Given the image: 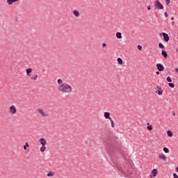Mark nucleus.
Listing matches in <instances>:
<instances>
[{
  "mask_svg": "<svg viewBox=\"0 0 178 178\" xmlns=\"http://www.w3.org/2000/svg\"><path fill=\"white\" fill-rule=\"evenodd\" d=\"M174 19H175V18L172 17V18H171V20H174Z\"/></svg>",
  "mask_w": 178,
  "mask_h": 178,
  "instance_id": "nucleus-38",
  "label": "nucleus"
},
{
  "mask_svg": "<svg viewBox=\"0 0 178 178\" xmlns=\"http://www.w3.org/2000/svg\"><path fill=\"white\" fill-rule=\"evenodd\" d=\"M57 83L58 84V90L59 92H61V94H64V95H69V94H72V92H73V87L70 84L63 83V81L60 79H58Z\"/></svg>",
  "mask_w": 178,
  "mask_h": 178,
  "instance_id": "nucleus-1",
  "label": "nucleus"
},
{
  "mask_svg": "<svg viewBox=\"0 0 178 178\" xmlns=\"http://www.w3.org/2000/svg\"><path fill=\"white\" fill-rule=\"evenodd\" d=\"M32 72H33V69H31V68L26 69V74H27V76H30V73H31Z\"/></svg>",
  "mask_w": 178,
  "mask_h": 178,
  "instance_id": "nucleus-15",
  "label": "nucleus"
},
{
  "mask_svg": "<svg viewBox=\"0 0 178 178\" xmlns=\"http://www.w3.org/2000/svg\"><path fill=\"white\" fill-rule=\"evenodd\" d=\"M73 15H74V16H75V17H80V12H79L76 10H74L73 11Z\"/></svg>",
  "mask_w": 178,
  "mask_h": 178,
  "instance_id": "nucleus-13",
  "label": "nucleus"
},
{
  "mask_svg": "<svg viewBox=\"0 0 178 178\" xmlns=\"http://www.w3.org/2000/svg\"><path fill=\"white\" fill-rule=\"evenodd\" d=\"M173 177H174V178H178L177 174L174 173V174H173Z\"/></svg>",
  "mask_w": 178,
  "mask_h": 178,
  "instance_id": "nucleus-30",
  "label": "nucleus"
},
{
  "mask_svg": "<svg viewBox=\"0 0 178 178\" xmlns=\"http://www.w3.org/2000/svg\"><path fill=\"white\" fill-rule=\"evenodd\" d=\"M162 55H163V56H164L165 58H168V53H166V51L162 50Z\"/></svg>",
  "mask_w": 178,
  "mask_h": 178,
  "instance_id": "nucleus-18",
  "label": "nucleus"
},
{
  "mask_svg": "<svg viewBox=\"0 0 178 178\" xmlns=\"http://www.w3.org/2000/svg\"><path fill=\"white\" fill-rule=\"evenodd\" d=\"M45 149H47V147H45V145H42V147H40V152H44Z\"/></svg>",
  "mask_w": 178,
  "mask_h": 178,
  "instance_id": "nucleus-19",
  "label": "nucleus"
},
{
  "mask_svg": "<svg viewBox=\"0 0 178 178\" xmlns=\"http://www.w3.org/2000/svg\"><path fill=\"white\" fill-rule=\"evenodd\" d=\"M16 112H17V108H16V106H11L10 107V115H15Z\"/></svg>",
  "mask_w": 178,
  "mask_h": 178,
  "instance_id": "nucleus-4",
  "label": "nucleus"
},
{
  "mask_svg": "<svg viewBox=\"0 0 178 178\" xmlns=\"http://www.w3.org/2000/svg\"><path fill=\"white\" fill-rule=\"evenodd\" d=\"M157 175H158V170L154 168L151 171V175H149V177L150 178L156 177Z\"/></svg>",
  "mask_w": 178,
  "mask_h": 178,
  "instance_id": "nucleus-5",
  "label": "nucleus"
},
{
  "mask_svg": "<svg viewBox=\"0 0 178 178\" xmlns=\"http://www.w3.org/2000/svg\"><path fill=\"white\" fill-rule=\"evenodd\" d=\"M166 4L169 5L170 3V0H165Z\"/></svg>",
  "mask_w": 178,
  "mask_h": 178,
  "instance_id": "nucleus-31",
  "label": "nucleus"
},
{
  "mask_svg": "<svg viewBox=\"0 0 178 178\" xmlns=\"http://www.w3.org/2000/svg\"><path fill=\"white\" fill-rule=\"evenodd\" d=\"M15 2H19V0H7L8 5H13Z\"/></svg>",
  "mask_w": 178,
  "mask_h": 178,
  "instance_id": "nucleus-12",
  "label": "nucleus"
},
{
  "mask_svg": "<svg viewBox=\"0 0 178 178\" xmlns=\"http://www.w3.org/2000/svg\"><path fill=\"white\" fill-rule=\"evenodd\" d=\"M105 47H106V43H103V44H102V47H103V48H105Z\"/></svg>",
  "mask_w": 178,
  "mask_h": 178,
  "instance_id": "nucleus-32",
  "label": "nucleus"
},
{
  "mask_svg": "<svg viewBox=\"0 0 178 178\" xmlns=\"http://www.w3.org/2000/svg\"><path fill=\"white\" fill-rule=\"evenodd\" d=\"M172 116H176V113H172Z\"/></svg>",
  "mask_w": 178,
  "mask_h": 178,
  "instance_id": "nucleus-36",
  "label": "nucleus"
},
{
  "mask_svg": "<svg viewBox=\"0 0 178 178\" xmlns=\"http://www.w3.org/2000/svg\"><path fill=\"white\" fill-rule=\"evenodd\" d=\"M167 134H168V137H173V133H172V131H170V130H168L167 131Z\"/></svg>",
  "mask_w": 178,
  "mask_h": 178,
  "instance_id": "nucleus-16",
  "label": "nucleus"
},
{
  "mask_svg": "<svg viewBox=\"0 0 178 178\" xmlns=\"http://www.w3.org/2000/svg\"><path fill=\"white\" fill-rule=\"evenodd\" d=\"M156 74H159V72H156Z\"/></svg>",
  "mask_w": 178,
  "mask_h": 178,
  "instance_id": "nucleus-37",
  "label": "nucleus"
},
{
  "mask_svg": "<svg viewBox=\"0 0 178 178\" xmlns=\"http://www.w3.org/2000/svg\"><path fill=\"white\" fill-rule=\"evenodd\" d=\"M159 48H161V49L165 48V46H163V44H162V43H159Z\"/></svg>",
  "mask_w": 178,
  "mask_h": 178,
  "instance_id": "nucleus-25",
  "label": "nucleus"
},
{
  "mask_svg": "<svg viewBox=\"0 0 178 178\" xmlns=\"http://www.w3.org/2000/svg\"><path fill=\"white\" fill-rule=\"evenodd\" d=\"M175 171L178 173V166L175 168Z\"/></svg>",
  "mask_w": 178,
  "mask_h": 178,
  "instance_id": "nucleus-35",
  "label": "nucleus"
},
{
  "mask_svg": "<svg viewBox=\"0 0 178 178\" xmlns=\"http://www.w3.org/2000/svg\"><path fill=\"white\" fill-rule=\"evenodd\" d=\"M39 143L42 145H45L47 144V140H45V138H41L39 140Z\"/></svg>",
  "mask_w": 178,
  "mask_h": 178,
  "instance_id": "nucleus-10",
  "label": "nucleus"
},
{
  "mask_svg": "<svg viewBox=\"0 0 178 178\" xmlns=\"http://www.w3.org/2000/svg\"><path fill=\"white\" fill-rule=\"evenodd\" d=\"M164 16H165V17H168V13H167V12H165V13H164Z\"/></svg>",
  "mask_w": 178,
  "mask_h": 178,
  "instance_id": "nucleus-34",
  "label": "nucleus"
},
{
  "mask_svg": "<svg viewBox=\"0 0 178 178\" xmlns=\"http://www.w3.org/2000/svg\"><path fill=\"white\" fill-rule=\"evenodd\" d=\"M167 81H168L169 83H172V78H170V76H168Z\"/></svg>",
  "mask_w": 178,
  "mask_h": 178,
  "instance_id": "nucleus-26",
  "label": "nucleus"
},
{
  "mask_svg": "<svg viewBox=\"0 0 178 178\" xmlns=\"http://www.w3.org/2000/svg\"><path fill=\"white\" fill-rule=\"evenodd\" d=\"M162 35L163 37L164 41H165V42H168L170 40L169 35H168L167 33H163Z\"/></svg>",
  "mask_w": 178,
  "mask_h": 178,
  "instance_id": "nucleus-8",
  "label": "nucleus"
},
{
  "mask_svg": "<svg viewBox=\"0 0 178 178\" xmlns=\"http://www.w3.org/2000/svg\"><path fill=\"white\" fill-rule=\"evenodd\" d=\"M38 78V75H35L33 77H31L32 80H37V79Z\"/></svg>",
  "mask_w": 178,
  "mask_h": 178,
  "instance_id": "nucleus-27",
  "label": "nucleus"
},
{
  "mask_svg": "<svg viewBox=\"0 0 178 178\" xmlns=\"http://www.w3.org/2000/svg\"><path fill=\"white\" fill-rule=\"evenodd\" d=\"M38 113L42 116V118H49V115L48 113L45 112L42 108H38Z\"/></svg>",
  "mask_w": 178,
  "mask_h": 178,
  "instance_id": "nucleus-2",
  "label": "nucleus"
},
{
  "mask_svg": "<svg viewBox=\"0 0 178 178\" xmlns=\"http://www.w3.org/2000/svg\"><path fill=\"white\" fill-rule=\"evenodd\" d=\"M111 122V127L112 129H115V122H113V120H109Z\"/></svg>",
  "mask_w": 178,
  "mask_h": 178,
  "instance_id": "nucleus-21",
  "label": "nucleus"
},
{
  "mask_svg": "<svg viewBox=\"0 0 178 178\" xmlns=\"http://www.w3.org/2000/svg\"><path fill=\"white\" fill-rule=\"evenodd\" d=\"M116 37L120 40L122 38V33L120 32H118L116 33Z\"/></svg>",
  "mask_w": 178,
  "mask_h": 178,
  "instance_id": "nucleus-20",
  "label": "nucleus"
},
{
  "mask_svg": "<svg viewBox=\"0 0 178 178\" xmlns=\"http://www.w3.org/2000/svg\"><path fill=\"white\" fill-rule=\"evenodd\" d=\"M104 116L105 119H108V120H111L112 118H111V113L109 112H104Z\"/></svg>",
  "mask_w": 178,
  "mask_h": 178,
  "instance_id": "nucleus-9",
  "label": "nucleus"
},
{
  "mask_svg": "<svg viewBox=\"0 0 178 178\" xmlns=\"http://www.w3.org/2000/svg\"><path fill=\"white\" fill-rule=\"evenodd\" d=\"M154 6H156V8H158V9H160V10L163 9V6L162 5V3H161V2H159V1H155Z\"/></svg>",
  "mask_w": 178,
  "mask_h": 178,
  "instance_id": "nucleus-6",
  "label": "nucleus"
},
{
  "mask_svg": "<svg viewBox=\"0 0 178 178\" xmlns=\"http://www.w3.org/2000/svg\"><path fill=\"white\" fill-rule=\"evenodd\" d=\"M147 10H151V6H147Z\"/></svg>",
  "mask_w": 178,
  "mask_h": 178,
  "instance_id": "nucleus-33",
  "label": "nucleus"
},
{
  "mask_svg": "<svg viewBox=\"0 0 178 178\" xmlns=\"http://www.w3.org/2000/svg\"><path fill=\"white\" fill-rule=\"evenodd\" d=\"M155 90L156 94H158V95H162V94H163V90H162V88L161 86H156Z\"/></svg>",
  "mask_w": 178,
  "mask_h": 178,
  "instance_id": "nucleus-3",
  "label": "nucleus"
},
{
  "mask_svg": "<svg viewBox=\"0 0 178 178\" xmlns=\"http://www.w3.org/2000/svg\"><path fill=\"white\" fill-rule=\"evenodd\" d=\"M117 60H118V65H123V60H122V58H118Z\"/></svg>",
  "mask_w": 178,
  "mask_h": 178,
  "instance_id": "nucleus-17",
  "label": "nucleus"
},
{
  "mask_svg": "<svg viewBox=\"0 0 178 178\" xmlns=\"http://www.w3.org/2000/svg\"><path fill=\"white\" fill-rule=\"evenodd\" d=\"M156 67L159 72H163L165 70V67H163V65H162L161 63L156 64Z\"/></svg>",
  "mask_w": 178,
  "mask_h": 178,
  "instance_id": "nucleus-7",
  "label": "nucleus"
},
{
  "mask_svg": "<svg viewBox=\"0 0 178 178\" xmlns=\"http://www.w3.org/2000/svg\"><path fill=\"white\" fill-rule=\"evenodd\" d=\"M30 147V146L29 145V143H25V145L24 146V149H27V147Z\"/></svg>",
  "mask_w": 178,
  "mask_h": 178,
  "instance_id": "nucleus-24",
  "label": "nucleus"
},
{
  "mask_svg": "<svg viewBox=\"0 0 178 178\" xmlns=\"http://www.w3.org/2000/svg\"><path fill=\"white\" fill-rule=\"evenodd\" d=\"M147 129H149V131L152 130V126H149L147 127Z\"/></svg>",
  "mask_w": 178,
  "mask_h": 178,
  "instance_id": "nucleus-29",
  "label": "nucleus"
},
{
  "mask_svg": "<svg viewBox=\"0 0 178 178\" xmlns=\"http://www.w3.org/2000/svg\"><path fill=\"white\" fill-rule=\"evenodd\" d=\"M138 49H139V51H141V49H143V47L141 45H138Z\"/></svg>",
  "mask_w": 178,
  "mask_h": 178,
  "instance_id": "nucleus-28",
  "label": "nucleus"
},
{
  "mask_svg": "<svg viewBox=\"0 0 178 178\" xmlns=\"http://www.w3.org/2000/svg\"><path fill=\"white\" fill-rule=\"evenodd\" d=\"M163 150L164 151V152H165V154H169V149H168L167 147H163Z\"/></svg>",
  "mask_w": 178,
  "mask_h": 178,
  "instance_id": "nucleus-22",
  "label": "nucleus"
},
{
  "mask_svg": "<svg viewBox=\"0 0 178 178\" xmlns=\"http://www.w3.org/2000/svg\"><path fill=\"white\" fill-rule=\"evenodd\" d=\"M55 176V172H50L47 173V177H54Z\"/></svg>",
  "mask_w": 178,
  "mask_h": 178,
  "instance_id": "nucleus-14",
  "label": "nucleus"
},
{
  "mask_svg": "<svg viewBox=\"0 0 178 178\" xmlns=\"http://www.w3.org/2000/svg\"><path fill=\"white\" fill-rule=\"evenodd\" d=\"M159 159H162V161H166V156L162 153L159 154Z\"/></svg>",
  "mask_w": 178,
  "mask_h": 178,
  "instance_id": "nucleus-11",
  "label": "nucleus"
},
{
  "mask_svg": "<svg viewBox=\"0 0 178 178\" xmlns=\"http://www.w3.org/2000/svg\"><path fill=\"white\" fill-rule=\"evenodd\" d=\"M168 86L169 87H171V88H175V83H169Z\"/></svg>",
  "mask_w": 178,
  "mask_h": 178,
  "instance_id": "nucleus-23",
  "label": "nucleus"
}]
</instances>
